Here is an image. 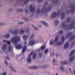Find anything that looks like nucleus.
Masks as SVG:
<instances>
[{
  "label": "nucleus",
  "mask_w": 75,
  "mask_h": 75,
  "mask_svg": "<svg viewBox=\"0 0 75 75\" xmlns=\"http://www.w3.org/2000/svg\"><path fill=\"white\" fill-rule=\"evenodd\" d=\"M32 54H33V59H35V57L37 55V53H34L33 51L31 53L29 54L28 57V58L27 61L28 62H31L32 59L31 58V56Z\"/></svg>",
  "instance_id": "obj_1"
},
{
  "label": "nucleus",
  "mask_w": 75,
  "mask_h": 75,
  "mask_svg": "<svg viewBox=\"0 0 75 75\" xmlns=\"http://www.w3.org/2000/svg\"><path fill=\"white\" fill-rule=\"evenodd\" d=\"M11 41L13 44H16L19 42V37L18 36H15L12 39Z\"/></svg>",
  "instance_id": "obj_2"
},
{
  "label": "nucleus",
  "mask_w": 75,
  "mask_h": 75,
  "mask_svg": "<svg viewBox=\"0 0 75 75\" xmlns=\"http://www.w3.org/2000/svg\"><path fill=\"white\" fill-rule=\"evenodd\" d=\"M60 14V13L59 12L58 13L56 12H54L52 13V16L53 18H54L56 17L57 15L59 16Z\"/></svg>",
  "instance_id": "obj_3"
},
{
  "label": "nucleus",
  "mask_w": 75,
  "mask_h": 75,
  "mask_svg": "<svg viewBox=\"0 0 75 75\" xmlns=\"http://www.w3.org/2000/svg\"><path fill=\"white\" fill-rule=\"evenodd\" d=\"M74 21H73V22H71V23L70 26L69 27L70 30L72 29L74 27Z\"/></svg>",
  "instance_id": "obj_4"
},
{
  "label": "nucleus",
  "mask_w": 75,
  "mask_h": 75,
  "mask_svg": "<svg viewBox=\"0 0 75 75\" xmlns=\"http://www.w3.org/2000/svg\"><path fill=\"white\" fill-rule=\"evenodd\" d=\"M61 25H62V27L63 28L64 27L65 28H68L69 27V25H65V22H63L62 24Z\"/></svg>",
  "instance_id": "obj_5"
},
{
  "label": "nucleus",
  "mask_w": 75,
  "mask_h": 75,
  "mask_svg": "<svg viewBox=\"0 0 75 75\" xmlns=\"http://www.w3.org/2000/svg\"><path fill=\"white\" fill-rule=\"evenodd\" d=\"M69 42H66V43L64 45V48L65 49L67 48L69 46Z\"/></svg>",
  "instance_id": "obj_6"
},
{
  "label": "nucleus",
  "mask_w": 75,
  "mask_h": 75,
  "mask_svg": "<svg viewBox=\"0 0 75 75\" xmlns=\"http://www.w3.org/2000/svg\"><path fill=\"white\" fill-rule=\"evenodd\" d=\"M30 11L31 12H33L35 11V8L33 7V6L31 5L30 6Z\"/></svg>",
  "instance_id": "obj_7"
},
{
  "label": "nucleus",
  "mask_w": 75,
  "mask_h": 75,
  "mask_svg": "<svg viewBox=\"0 0 75 75\" xmlns=\"http://www.w3.org/2000/svg\"><path fill=\"white\" fill-rule=\"evenodd\" d=\"M35 43V42L34 40H31L30 42H29V44L31 45H34Z\"/></svg>",
  "instance_id": "obj_8"
},
{
  "label": "nucleus",
  "mask_w": 75,
  "mask_h": 75,
  "mask_svg": "<svg viewBox=\"0 0 75 75\" xmlns=\"http://www.w3.org/2000/svg\"><path fill=\"white\" fill-rule=\"evenodd\" d=\"M71 8L72 9L71 12L72 13L74 12L75 11V6H72L71 7Z\"/></svg>",
  "instance_id": "obj_9"
},
{
  "label": "nucleus",
  "mask_w": 75,
  "mask_h": 75,
  "mask_svg": "<svg viewBox=\"0 0 75 75\" xmlns=\"http://www.w3.org/2000/svg\"><path fill=\"white\" fill-rule=\"evenodd\" d=\"M18 30L17 29H15L13 32V34L14 35H17L18 34Z\"/></svg>",
  "instance_id": "obj_10"
},
{
  "label": "nucleus",
  "mask_w": 75,
  "mask_h": 75,
  "mask_svg": "<svg viewBox=\"0 0 75 75\" xmlns=\"http://www.w3.org/2000/svg\"><path fill=\"white\" fill-rule=\"evenodd\" d=\"M72 32L69 33L67 35V36H66L67 38H69V37H70L72 35Z\"/></svg>",
  "instance_id": "obj_11"
},
{
  "label": "nucleus",
  "mask_w": 75,
  "mask_h": 75,
  "mask_svg": "<svg viewBox=\"0 0 75 75\" xmlns=\"http://www.w3.org/2000/svg\"><path fill=\"white\" fill-rule=\"evenodd\" d=\"M75 58V56H73L71 57V58L69 59V61L70 62H72V61L74 60Z\"/></svg>",
  "instance_id": "obj_12"
},
{
  "label": "nucleus",
  "mask_w": 75,
  "mask_h": 75,
  "mask_svg": "<svg viewBox=\"0 0 75 75\" xmlns=\"http://www.w3.org/2000/svg\"><path fill=\"white\" fill-rule=\"evenodd\" d=\"M27 49V47L25 45L22 50V52L24 53L25 52V50Z\"/></svg>",
  "instance_id": "obj_13"
},
{
  "label": "nucleus",
  "mask_w": 75,
  "mask_h": 75,
  "mask_svg": "<svg viewBox=\"0 0 75 75\" xmlns=\"http://www.w3.org/2000/svg\"><path fill=\"white\" fill-rule=\"evenodd\" d=\"M10 37V35L8 33L6 34L5 35V38H8Z\"/></svg>",
  "instance_id": "obj_14"
},
{
  "label": "nucleus",
  "mask_w": 75,
  "mask_h": 75,
  "mask_svg": "<svg viewBox=\"0 0 75 75\" xmlns=\"http://www.w3.org/2000/svg\"><path fill=\"white\" fill-rule=\"evenodd\" d=\"M29 37V35H24L23 36V38L25 40H26L28 38V37Z\"/></svg>",
  "instance_id": "obj_15"
},
{
  "label": "nucleus",
  "mask_w": 75,
  "mask_h": 75,
  "mask_svg": "<svg viewBox=\"0 0 75 75\" xmlns=\"http://www.w3.org/2000/svg\"><path fill=\"white\" fill-rule=\"evenodd\" d=\"M65 15L64 12H62V14H61V18L62 19H64V18Z\"/></svg>",
  "instance_id": "obj_16"
},
{
  "label": "nucleus",
  "mask_w": 75,
  "mask_h": 75,
  "mask_svg": "<svg viewBox=\"0 0 75 75\" xmlns=\"http://www.w3.org/2000/svg\"><path fill=\"white\" fill-rule=\"evenodd\" d=\"M6 45H3V47H2V50H4L6 48Z\"/></svg>",
  "instance_id": "obj_17"
},
{
  "label": "nucleus",
  "mask_w": 75,
  "mask_h": 75,
  "mask_svg": "<svg viewBox=\"0 0 75 75\" xmlns=\"http://www.w3.org/2000/svg\"><path fill=\"white\" fill-rule=\"evenodd\" d=\"M75 53V50H74L72 51L70 53V56H71Z\"/></svg>",
  "instance_id": "obj_18"
},
{
  "label": "nucleus",
  "mask_w": 75,
  "mask_h": 75,
  "mask_svg": "<svg viewBox=\"0 0 75 75\" xmlns=\"http://www.w3.org/2000/svg\"><path fill=\"white\" fill-rule=\"evenodd\" d=\"M38 67L36 66H32L30 67V68L31 69H37Z\"/></svg>",
  "instance_id": "obj_19"
},
{
  "label": "nucleus",
  "mask_w": 75,
  "mask_h": 75,
  "mask_svg": "<svg viewBox=\"0 0 75 75\" xmlns=\"http://www.w3.org/2000/svg\"><path fill=\"white\" fill-rule=\"evenodd\" d=\"M8 50L9 51H11L13 50V49H12L11 46H8Z\"/></svg>",
  "instance_id": "obj_20"
},
{
  "label": "nucleus",
  "mask_w": 75,
  "mask_h": 75,
  "mask_svg": "<svg viewBox=\"0 0 75 75\" xmlns=\"http://www.w3.org/2000/svg\"><path fill=\"white\" fill-rule=\"evenodd\" d=\"M71 18H68L67 19V23L70 22L71 21Z\"/></svg>",
  "instance_id": "obj_21"
},
{
  "label": "nucleus",
  "mask_w": 75,
  "mask_h": 75,
  "mask_svg": "<svg viewBox=\"0 0 75 75\" xmlns=\"http://www.w3.org/2000/svg\"><path fill=\"white\" fill-rule=\"evenodd\" d=\"M41 23H42L43 24H44L45 25V26H48V24H47V23H46V22H44V21H42L41 22Z\"/></svg>",
  "instance_id": "obj_22"
},
{
  "label": "nucleus",
  "mask_w": 75,
  "mask_h": 75,
  "mask_svg": "<svg viewBox=\"0 0 75 75\" xmlns=\"http://www.w3.org/2000/svg\"><path fill=\"white\" fill-rule=\"evenodd\" d=\"M4 42H7L8 45H10L11 43L9 41H7L6 40H3Z\"/></svg>",
  "instance_id": "obj_23"
},
{
  "label": "nucleus",
  "mask_w": 75,
  "mask_h": 75,
  "mask_svg": "<svg viewBox=\"0 0 75 75\" xmlns=\"http://www.w3.org/2000/svg\"><path fill=\"white\" fill-rule=\"evenodd\" d=\"M54 41L52 40L50 42V45H53L54 44Z\"/></svg>",
  "instance_id": "obj_24"
},
{
  "label": "nucleus",
  "mask_w": 75,
  "mask_h": 75,
  "mask_svg": "<svg viewBox=\"0 0 75 75\" xmlns=\"http://www.w3.org/2000/svg\"><path fill=\"white\" fill-rule=\"evenodd\" d=\"M51 8V7H49L48 8H47V9L45 10V11L48 12L50 10V9Z\"/></svg>",
  "instance_id": "obj_25"
},
{
  "label": "nucleus",
  "mask_w": 75,
  "mask_h": 75,
  "mask_svg": "<svg viewBox=\"0 0 75 75\" xmlns=\"http://www.w3.org/2000/svg\"><path fill=\"white\" fill-rule=\"evenodd\" d=\"M45 48V46L43 45H42L41 47H40V49L41 50H43Z\"/></svg>",
  "instance_id": "obj_26"
},
{
  "label": "nucleus",
  "mask_w": 75,
  "mask_h": 75,
  "mask_svg": "<svg viewBox=\"0 0 75 75\" xmlns=\"http://www.w3.org/2000/svg\"><path fill=\"white\" fill-rule=\"evenodd\" d=\"M68 64L67 61H65L64 62H62V63H61V64Z\"/></svg>",
  "instance_id": "obj_27"
},
{
  "label": "nucleus",
  "mask_w": 75,
  "mask_h": 75,
  "mask_svg": "<svg viewBox=\"0 0 75 75\" xmlns=\"http://www.w3.org/2000/svg\"><path fill=\"white\" fill-rule=\"evenodd\" d=\"M15 48L17 49H19V45L17 44L16 45H15Z\"/></svg>",
  "instance_id": "obj_28"
},
{
  "label": "nucleus",
  "mask_w": 75,
  "mask_h": 75,
  "mask_svg": "<svg viewBox=\"0 0 75 75\" xmlns=\"http://www.w3.org/2000/svg\"><path fill=\"white\" fill-rule=\"evenodd\" d=\"M62 42H59L57 43V45H62Z\"/></svg>",
  "instance_id": "obj_29"
},
{
  "label": "nucleus",
  "mask_w": 75,
  "mask_h": 75,
  "mask_svg": "<svg viewBox=\"0 0 75 75\" xmlns=\"http://www.w3.org/2000/svg\"><path fill=\"white\" fill-rule=\"evenodd\" d=\"M74 39H75V36H73L71 38H70V40H72Z\"/></svg>",
  "instance_id": "obj_30"
},
{
  "label": "nucleus",
  "mask_w": 75,
  "mask_h": 75,
  "mask_svg": "<svg viewBox=\"0 0 75 75\" xmlns=\"http://www.w3.org/2000/svg\"><path fill=\"white\" fill-rule=\"evenodd\" d=\"M41 13V11L39 9H37V14H39Z\"/></svg>",
  "instance_id": "obj_31"
},
{
  "label": "nucleus",
  "mask_w": 75,
  "mask_h": 75,
  "mask_svg": "<svg viewBox=\"0 0 75 75\" xmlns=\"http://www.w3.org/2000/svg\"><path fill=\"white\" fill-rule=\"evenodd\" d=\"M9 68L11 70H13V71H14V72H16V71L14 70L13 69V68H12V67H9Z\"/></svg>",
  "instance_id": "obj_32"
},
{
  "label": "nucleus",
  "mask_w": 75,
  "mask_h": 75,
  "mask_svg": "<svg viewBox=\"0 0 75 75\" xmlns=\"http://www.w3.org/2000/svg\"><path fill=\"white\" fill-rule=\"evenodd\" d=\"M62 41L63 42V43H64V36H62Z\"/></svg>",
  "instance_id": "obj_33"
},
{
  "label": "nucleus",
  "mask_w": 75,
  "mask_h": 75,
  "mask_svg": "<svg viewBox=\"0 0 75 75\" xmlns=\"http://www.w3.org/2000/svg\"><path fill=\"white\" fill-rule=\"evenodd\" d=\"M56 23L57 25H58L59 23V22L58 20H56Z\"/></svg>",
  "instance_id": "obj_34"
},
{
  "label": "nucleus",
  "mask_w": 75,
  "mask_h": 75,
  "mask_svg": "<svg viewBox=\"0 0 75 75\" xmlns=\"http://www.w3.org/2000/svg\"><path fill=\"white\" fill-rule=\"evenodd\" d=\"M22 48V45H21L20 44L19 45V49H21V48Z\"/></svg>",
  "instance_id": "obj_35"
},
{
  "label": "nucleus",
  "mask_w": 75,
  "mask_h": 75,
  "mask_svg": "<svg viewBox=\"0 0 75 75\" xmlns=\"http://www.w3.org/2000/svg\"><path fill=\"white\" fill-rule=\"evenodd\" d=\"M32 26L33 27V28H35V29L36 30H38V28H35L34 26L33 25H32Z\"/></svg>",
  "instance_id": "obj_36"
},
{
  "label": "nucleus",
  "mask_w": 75,
  "mask_h": 75,
  "mask_svg": "<svg viewBox=\"0 0 75 75\" xmlns=\"http://www.w3.org/2000/svg\"><path fill=\"white\" fill-rule=\"evenodd\" d=\"M61 69H62V70L63 71H64V68L63 67H61Z\"/></svg>",
  "instance_id": "obj_37"
},
{
  "label": "nucleus",
  "mask_w": 75,
  "mask_h": 75,
  "mask_svg": "<svg viewBox=\"0 0 75 75\" xmlns=\"http://www.w3.org/2000/svg\"><path fill=\"white\" fill-rule=\"evenodd\" d=\"M58 40V37L57 36L56 37L55 40V42H56Z\"/></svg>",
  "instance_id": "obj_38"
},
{
  "label": "nucleus",
  "mask_w": 75,
  "mask_h": 75,
  "mask_svg": "<svg viewBox=\"0 0 75 75\" xmlns=\"http://www.w3.org/2000/svg\"><path fill=\"white\" fill-rule=\"evenodd\" d=\"M7 73L6 72H3L2 74V75H6Z\"/></svg>",
  "instance_id": "obj_39"
},
{
  "label": "nucleus",
  "mask_w": 75,
  "mask_h": 75,
  "mask_svg": "<svg viewBox=\"0 0 75 75\" xmlns=\"http://www.w3.org/2000/svg\"><path fill=\"white\" fill-rule=\"evenodd\" d=\"M59 33L60 34H63V32L62 31V30H61L59 32Z\"/></svg>",
  "instance_id": "obj_40"
},
{
  "label": "nucleus",
  "mask_w": 75,
  "mask_h": 75,
  "mask_svg": "<svg viewBox=\"0 0 75 75\" xmlns=\"http://www.w3.org/2000/svg\"><path fill=\"white\" fill-rule=\"evenodd\" d=\"M29 0H26L25 1V3H28L29 1Z\"/></svg>",
  "instance_id": "obj_41"
},
{
  "label": "nucleus",
  "mask_w": 75,
  "mask_h": 75,
  "mask_svg": "<svg viewBox=\"0 0 75 75\" xmlns=\"http://www.w3.org/2000/svg\"><path fill=\"white\" fill-rule=\"evenodd\" d=\"M48 52V49H46L45 50V53H47Z\"/></svg>",
  "instance_id": "obj_42"
},
{
  "label": "nucleus",
  "mask_w": 75,
  "mask_h": 75,
  "mask_svg": "<svg viewBox=\"0 0 75 75\" xmlns=\"http://www.w3.org/2000/svg\"><path fill=\"white\" fill-rule=\"evenodd\" d=\"M24 32V31H23V30H21V34H23V33Z\"/></svg>",
  "instance_id": "obj_43"
},
{
  "label": "nucleus",
  "mask_w": 75,
  "mask_h": 75,
  "mask_svg": "<svg viewBox=\"0 0 75 75\" xmlns=\"http://www.w3.org/2000/svg\"><path fill=\"white\" fill-rule=\"evenodd\" d=\"M23 10L22 9H19V12H23Z\"/></svg>",
  "instance_id": "obj_44"
},
{
  "label": "nucleus",
  "mask_w": 75,
  "mask_h": 75,
  "mask_svg": "<svg viewBox=\"0 0 75 75\" xmlns=\"http://www.w3.org/2000/svg\"><path fill=\"white\" fill-rule=\"evenodd\" d=\"M42 55V53H39V56L40 57H41Z\"/></svg>",
  "instance_id": "obj_45"
},
{
  "label": "nucleus",
  "mask_w": 75,
  "mask_h": 75,
  "mask_svg": "<svg viewBox=\"0 0 75 75\" xmlns=\"http://www.w3.org/2000/svg\"><path fill=\"white\" fill-rule=\"evenodd\" d=\"M42 0H38V2H41Z\"/></svg>",
  "instance_id": "obj_46"
},
{
  "label": "nucleus",
  "mask_w": 75,
  "mask_h": 75,
  "mask_svg": "<svg viewBox=\"0 0 75 75\" xmlns=\"http://www.w3.org/2000/svg\"><path fill=\"white\" fill-rule=\"evenodd\" d=\"M34 36V34H32V35H31L30 38H32Z\"/></svg>",
  "instance_id": "obj_47"
},
{
  "label": "nucleus",
  "mask_w": 75,
  "mask_h": 75,
  "mask_svg": "<svg viewBox=\"0 0 75 75\" xmlns=\"http://www.w3.org/2000/svg\"><path fill=\"white\" fill-rule=\"evenodd\" d=\"M6 59H7L8 60H10V59L9 57H6Z\"/></svg>",
  "instance_id": "obj_48"
},
{
  "label": "nucleus",
  "mask_w": 75,
  "mask_h": 75,
  "mask_svg": "<svg viewBox=\"0 0 75 75\" xmlns=\"http://www.w3.org/2000/svg\"><path fill=\"white\" fill-rule=\"evenodd\" d=\"M27 44V42H26V41H25V42H24V44L25 45H26Z\"/></svg>",
  "instance_id": "obj_49"
},
{
  "label": "nucleus",
  "mask_w": 75,
  "mask_h": 75,
  "mask_svg": "<svg viewBox=\"0 0 75 75\" xmlns=\"http://www.w3.org/2000/svg\"><path fill=\"white\" fill-rule=\"evenodd\" d=\"M4 62H5V64L6 65H7L8 64V63H7V62L6 61H5Z\"/></svg>",
  "instance_id": "obj_50"
},
{
  "label": "nucleus",
  "mask_w": 75,
  "mask_h": 75,
  "mask_svg": "<svg viewBox=\"0 0 75 75\" xmlns=\"http://www.w3.org/2000/svg\"><path fill=\"white\" fill-rule=\"evenodd\" d=\"M55 59H53V63H54V62H55Z\"/></svg>",
  "instance_id": "obj_51"
},
{
  "label": "nucleus",
  "mask_w": 75,
  "mask_h": 75,
  "mask_svg": "<svg viewBox=\"0 0 75 75\" xmlns=\"http://www.w3.org/2000/svg\"><path fill=\"white\" fill-rule=\"evenodd\" d=\"M23 22H19V24H23Z\"/></svg>",
  "instance_id": "obj_52"
},
{
  "label": "nucleus",
  "mask_w": 75,
  "mask_h": 75,
  "mask_svg": "<svg viewBox=\"0 0 75 75\" xmlns=\"http://www.w3.org/2000/svg\"><path fill=\"white\" fill-rule=\"evenodd\" d=\"M28 10H26L25 12L26 13H28Z\"/></svg>",
  "instance_id": "obj_53"
},
{
  "label": "nucleus",
  "mask_w": 75,
  "mask_h": 75,
  "mask_svg": "<svg viewBox=\"0 0 75 75\" xmlns=\"http://www.w3.org/2000/svg\"><path fill=\"white\" fill-rule=\"evenodd\" d=\"M23 19H24L25 20H26L27 21H28V19H27V18H23Z\"/></svg>",
  "instance_id": "obj_54"
},
{
  "label": "nucleus",
  "mask_w": 75,
  "mask_h": 75,
  "mask_svg": "<svg viewBox=\"0 0 75 75\" xmlns=\"http://www.w3.org/2000/svg\"><path fill=\"white\" fill-rule=\"evenodd\" d=\"M4 25L3 23H0V25Z\"/></svg>",
  "instance_id": "obj_55"
},
{
  "label": "nucleus",
  "mask_w": 75,
  "mask_h": 75,
  "mask_svg": "<svg viewBox=\"0 0 75 75\" xmlns=\"http://www.w3.org/2000/svg\"><path fill=\"white\" fill-rule=\"evenodd\" d=\"M74 74H75V69L74 70Z\"/></svg>",
  "instance_id": "obj_56"
},
{
  "label": "nucleus",
  "mask_w": 75,
  "mask_h": 75,
  "mask_svg": "<svg viewBox=\"0 0 75 75\" xmlns=\"http://www.w3.org/2000/svg\"><path fill=\"white\" fill-rule=\"evenodd\" d=\"M75 43V41H74L73 42V43H72V44L74 45V44Z\"/></svg>",
  "instance_id": "obj_57"
},
{
  "label": "nucleus",
  "mask_w": 75,
  "mask_h": 75,
  "mask_svg": "<svg viewBox=\"0 0 75 75\" xmlns=\"http://www.w3.org/2000/svg\"><path fill=\"white\" fill-rule=\"evenodd\" d=\"M44 9H45V8L44 7L43 8H42V10H43Z\"/></svg>",
  "instance_id": "obj_58"
},
{
  "label": "nucleus",
  "mask_w": 75,
  "mask_h": 75,
  "mask_svg": "<svg viewBox=\"0 0 75 75\" xmlns=\"http://www.w3.org/2000/svg\"><path fill=\"white\" fill-rule=\"evenodd\" d=\"M58 54H57L56 55V57H58Z\"/></svg>",
  "instance_id": "obj_59"
},
{
  "label": "nucleus",
  "mask_w": 75,
  "mask_h": 75,
  "mask_svg": "<svg viewBox=\"0 0 75 75\" xmlns=\"http://www.w3.org/2000/svg\"><path fill=\"white\" fill-rule=\"evenodd\" d=\"M53 75H54V74H53ZM56 75H58V74L57 73L56 74Z\"/></svg>",
  "instance_id": "obj_60"
},
{
  "label": "nucleus",
  "mask_w": 75,
  "mask_h": 75,
  "mask_svg": "<svg viewBox=\"0 0 75 75\" xmlns=\"http://www.w3.org/2000/svg\"><path fill=\"white\" fill-rule=\"evenodd\" d=\"M69 70L71 71V69L69 68Z\"/></svg>",
  "instance_id": "obj_61"
},
{
  "label": "nucleus",
  "mask_w": 75,
  "mask_h": 75,
  "mask_svg": "<svg viewBox=\"0 0 75 75\" xmlns=\"http://www.w3.org/2000/svg\"><path fill=\"white\" fill-rule=\"evenodd\" d=\"M19 41H20V38H19Z\"/></svg>",
  "instance_id": "obj_62"
},
{
  "label": "nucleus",
  "mask_w": 75,
  "mask_h": 75,
  "mask_svg": "<svg viewBox=\"0 0 75 75\" xmlns=\"http://www.w3.org/2000/svg\"><path fill=\"white\" fill-rule=\"evenodd\" d=\"M71 74H72V72H71Z\"/></svg>",
  "instance_id": "obj_63"
},
{
  "label": "nucleus",
  "mask_w": 75,
  "mask_h": 75,
  "mask_svg": "<svg viewBox=\"0 0 75 75\" xmlns=\"http://www.w3.org/2000/svg\"><path fill=\"white\" fill-rule=\"evenodd\" d=\"M10 32H11V31H10Z\"/></svg>",
  "instance_id": "obj_64"
}]
</instances>
